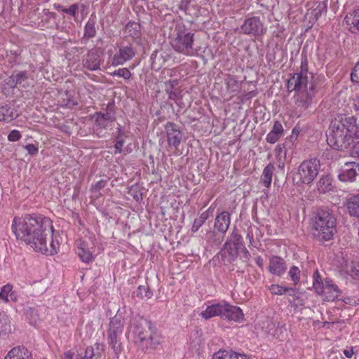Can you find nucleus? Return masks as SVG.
Here are the masks:
<instances>
[{"label": "nucleus", "mask_w": 359, "mask_h": 359, "mask_svg": "<svg viewBox=\"0 0 359 359\" xmlns=\"http://www.w3.org/2000/svg\"><path fill=\"white\" fill-rule=\"evenodd\" d=\"M30 155H35L39 152V148L34 144H28L24 147Z\"/></svg>", "instance_id": "obj_61"}, {"label": "nucleus", "mask_w": 359, "mask_h": 359, "mask_svg": "<svg viewBox=\"0 0 359 359\" xmlns=\"http://www.w3.org/2000/svg\"><path fill=\"white\" fill-rule=\"evenodd\" d=\"M124 320L120 316H115L110 320L109 328L107 331L109 344L116 354L122 351L120 337L122 334Z\"/></svg>", "instance_id": "obj_8"}, {"label": "nucleus", "mask_w": 359, "mask_h": 359, "mask_svg": "<svg viewBox=\"0 0 359 359\" xmlns=\"http://www.w3.org/2000/svg\"><path fill=\"white\" fill-rule=\"evenodd\" d=\"M168 55L165 52L154 51L150 57L152 68L160 69L168 60Z\"/></svg>", "instance_id": "obj_29"}, {"label": "nucleus", "mask_w": 359, "mask_h": 359, "mask_svg": "<svg viewBox=\"0 0 359 359\" xmlns=\"http://www.w3.org/2000/svg\"><path fill=\"white\" fill-rule=\"evenodd\" d=\"M22 135L19 130H12L8 135V140L10 142H16L21 138Z\"/></svg>", "instance_id": "obj_55"}, {"label": "nucleus", "mask_w": 359, "mask_h": 359, "mask_svg": "<svg viewBox=\"0 0 359 359\" xmlns=\"http://www.w3.org/2000/svg\"><path fill=\"white\" fill-rule=\"evenodd\" d=\"M165 130L168 145L177 149L182 138V133L180 128L172 122H168L165 126Z\"/></svg>", "instance_id": "obj_13"}, {"label": "nucleus", "mask_w": 359, "mask_h": 359, "mask_svg": "<svg viewBox=\"0 0 359 359\" xmlns=\"http://www.w3.org/2000/svg\"><path fill=\"white\" fill-rule=\"evenodd\" d=\"M225 85L226 89L231 93H235L238 91L239 88L238 82L234 76L228 74L225 78Z\"/></svg>", "instance_id": "obj_41"}, {"label": "nucleus", "mask_w": 359, "mask_h": 359, "mask_svg": "<svg viewBox=\"0 0 359 359\" xmlns=\"http://www.w3.org/2000/svg\"><path fill=\"white\" fill-rule=\"evenodd\" d=\"M338 178L343 182L359 181V164L355 162L346 163L339 169Z\"/></svg>", "instance_id": "obj_12"}, {"label": "nucleus", "mask_w": 359, "mask_h": 359, "mask_svg": "<svg viewBox=\"0 0 359 359\" xmlns=\"http://www.w3.org/2000/svg\"><path fill=\"white\" fill-rule=\"evenodd\" d=\"M231 353L225 350H219L212 355V359H231Z\"/></svg>", "instance_id": "obj_53"}, {"label": "nucleus", "mask_w": 359, "mask_h": 359, "mask_svg": "<svg viewBox=\"0 0 359 359\" xmlns=\"http://www.w3.org/2000/svg\"><path fill=\"white\" fill-rule=\"evenodd\" d=\"M0 299L5 302H16L18 300V292L13 290L11 284L8 283L1 288Z\"/></svg>", "instance_id": "obj_25"}, {"label": "nucleus", "mask_w": 359, "mask_h": 359, "mask_svg": "<svg viewBox=\"0 0 359 359\" xmlns=\"http://www.w3.org/2000/svg\"><path fill=\"white\" fill-rule=\"evenodd\" d=\"M63 359H84L83 353L74 354L71 351H68L64 353Z\"/></svg>", "instance_id": "obj_59"}, {"label": "nucleus", "mask_w": 359, "mask_h": 359, "mask_svg": "<svg viewBox=\"0 0 359 359\" xmlns=\"http://www.w3.org/2000/svg\"><path fill=\"white\" fill-rule=\"evenodd\" d=\"M315 290L318 294L324 296L327 301H334L341 294L340 289L330 278H326L323 283H316Z\"/></svg>", "instance_id": "obj_10"}, {"label": "nucleus", "mask_w": 359, "mask_h": 359, "mask_svg": "<svg viewBox=\"0 0 359 359\" xmlns=\"http://www.w3.org/2000/svg\"><path fill=\"white\" fill-rule=\"evenodd\" d=\"M318 190L321 194H325L333 189L332 180L329 175L323 176L317 183Z\"/></svg>", "instance_id": "obj_33"}, {"label": "nucleus", "mask_w": 359, "mask_h": 359, "mask_svg": "<svg viewBox=\"0 0 359 359\" xmlns=\"http://www.w3.org/2000/svg\"><path fill=\"white\" fill-rule=\"evenodd\" d=\"M170 45L177 53L194 56L198 54V49L194 48V34L183 23H177L170 36Z\"/></svg>", "instance_id": "obj_4"}, {"label": "nucleus", "mask_w": 359, "mask_h": 359, "mask_svg": "<svg viewBox=\"0 0 359 359\" xmlns=\"http://www.w3.org/2000/svg\"><path fill=\"white\" fill-rule=\"evenodd\" d=\"M84 359H96L94 348L92 346L87 347L86 351L83 353Z\"/></svg>", "instance_id": "obj_58"}, {"label": "nucleus", "mask_w": 359, "mask_h": 359, "mask_svg": "<svg viewBox=\"0 0 359 359\" xmlns=\"http://www.w3.org/2000/svg\"><path fill=\"white\" fill-rule=\"evenodd\" d=\"M320 164L317 158L303 161L298 168L296 178L298 182L309 184L312 183L318 175Z\"/></svg>", "instance_id": "obj_7"}, {"label": "nucleus", "mask_w": 359, "mask_h": 359, "mask_svg": "<svg viewBox=\"0 0 359 359\" xmlns=\"http://www.w3.org/2000/svg\"><path fill=\"white\" fill-rule=\"evenodd\" d=\"M179 82L178 80L174 79V80H169L167 81L165 83V92L168 94L170 93V91H174L176 89H178L179 88H177V86L178 85Z\"/></svg>", "instance_id": "obj_54"}, {"label": "nucleus", "mask_w": 359, "mask_h": 359, "mask_svg": "<svg viewBox=\"0 0 359 359\" xmlns=\"http://www.w3.org/2000/svg\"><path fill=\"white\" fill-rule=\"evenodd\" d=\"M7 118L13 119L15 118L13 109H11L8 104L0 107V122L7 121Z\"/></svg>", "instance_id": "obj_42"}, {"label": "nucleus", "mask_w": 359, "mask_h": 359, "mask_svg": "<svg viewBox=\"0 0 359 359\" xmlns=\"http://www.w3.org/2000/svg\"><path fill=\"white\" fill-rule=\"evenodd\" d=\"M308 63L306 60L302 61L300 70L294 73L287 81V89L289 91H295L296 93L301 90L309 89V86L311 83H317L314 79L313 74L307 69Z\"/></svg>", "instance_id": "obj_6"}, {"label": "nucleus", "mask_w": 359, "mask_h": 359, "mask_svg": "<svg viewBox=\"0 0 359 359\" xmlns=\"http://www.w3.org/2000/svg\"><path fill=\"white\" fill-rule=\"evenodd\" d=\"M107 184V181L104 180H101L96 182L95 184H93L90 188V191L93 196L98 198L102 194L100 193V190L102 189Z\"/></svg>", "instance_id": "obj_44"}, {"label": "nucleus", "mask_w": 359, "mask_h": 359, "mask_svg": "<svg viewBox=\"0 0 359 359\" xmlns=\"http://www.w3.org/2000/svg\"><path fill=\"white\" fill-rule=\"evenodd\" d=\"M337 219L327 209H319L311 219L312 235L318 241H327L337 231Z\"/></svg>", "instance_id": "obj_3"}, {"label": "nucleus", "mask_w": 359, "mask_h": 359, "mask_svg": "<svg viewBox=\"0 0 359 359\" xmlns=\"http://www.w3.org/2000/svg\"><path fill=\"white\" fill-rule=\"evenodd\" d=\"M15 84L17 87L27 88L30 86V80L26 71L15 72Z\"/></svg>", "instance_id": "obj_34"}, {"label": "nucleus", "mask_w": 359, "mask_h": 359, "mask_svg": "<svg viewBox=\"0 0 359 359\" xmlns=\"http://www.w3.org/2000/svg\"><path fill=\"white\" fill-rule=\"evenodd\" d=\"M353 107L355 111L359 114V93L353 99Z\"/></svg>", "instance_id": "obj_62"}, {"label": "nucleus", "mask_w": 359, "mask_h": 359, "mask_svg": "<svg viewBox=\"0 0 359 359\" xmlns=\"http://www.w3.org/2000/svg\"><path fill=\"white\" fill-rule=\"evenodd\" d=\"M283 132L281 123L278 121H274L272 129L266 136V141L270 144H275L283 135Z\"/></svg>", "instance_id": "obj_23"}, {"label": "nucleus", "mask_w": 359, "mask_h": 359, "mask_svg": "<svg viewBox=\"0 0 359 359\" xmlns=\"http://www.w3.org/2000/svg\"><path fill=\"white\" fill-rule=\"evenodd\" d=\"M225 302H221L208 306L206 309L201 313V316L204 319H210L215 316H219L223 318L224 311L225 310Z\"/></svg>", "instance_id": "obj_17"}, {"label": "nucleus", "mask_w": 359, "mask_h": 359, "mask_svg": "<svg viewBox=\"0 0 359 359\" xmlns=\"http://www.w3.org/2000/svg\"><path fill=\"white\" fill-rule=\"evenodd\" d=\"M274 153L276 158L278 160V167L280 169H283L285 166V161L287 154L285 144H278L274 149Z\"/></svg>", "instance_id": "obj_36"}, {"label": "nucleus", "mask_w": 359, "mask_h": 359, "mask_svg": "<svg viewBox=\"0 0 359 359\" xmlns=\"http://www.w3.org/2000/svg\"><path fill=\"white\" fill-rule=\"evenodd\" d=\"M125 143V136L116 135L114 144V154H119L123 151V147Z\"/></svg>", "instance_id": "obj_51"}, {"label": "nucleus", "mask_w": 359, "mask_h": 359, "mask_svg": "<svg viewBox=\"0 0 359 359\" xmlns=\"http://www.w3.org/2000/svg\"><path fill=\"white\" fill-rule=\"evenodd\" d=\"M300 273L301 271L296 266H292L290 267L288 271V276H290L291 280L293 282L294 285H297L300 280Z\"/></svg>", "instance_id": "obj_45"}, {"label": "nucleus", "mask_w": 359, "mask_h": 359, "mask_svg": "<svg viewBox=\"0 0 359 359\" xmlns=\"http://www.w3.org/2000/svg\"><path fill=\"white\" fill-rule=\"evenodd\" d=\"M241 29L243 34L253 36H262L266 32L264 22L256 16L245 19Z\"/></svg>", "instance_id": "obj_11"}, {"label": "nucleus", "mask_w": 359, "mask_h": 359, "mask_svg": "<svg viewBox=\"0 0 359 359\" xmlns=\"http://www.w3.org/2000/svg\"><path fill=\"white\" fill-rule=\"evenodd\" d=\"M269 289L271 294L276 295H283L288 291L293 290L292 287H283L278 284H272Z\"/></svg>", "instance_id": "obj_43"}, {"label": "nucleus", "mask_w": 359, "mask_h": 359, "mask_svg": "<svg viewBox=\"0 0 359 359\" xmlns=\"http://www.w3.org/2000/svg\"><path fill=\"white\" fill-rule=\"evenodd\" d=\"M351 80L353 83H356L359 84V61L357 62L355 66L354 67L351 74Z\"/></svg>", "instance_id": "obj_56"}, {"label": "nucleus", "mask_w": 359, "mask_h": 359, "mask_svg": "<svg viewBox=\"0 0 359 359\" xmlns=\"http://www.w3.org/2000/svg\"><path fill=\"white\" fill-rule=\"evenodd\" d=\"M93 118H95L94 133L99 137H104L107 131L111 130L114 122L103 118V116L100 113H95L93 115Z\"/></svg>", "instance_id": "obj_15"}, {"label": "nucleus", "mask_w": 359, "mask_h": 359, "mask_svg": "<svg viewBox=\"0 0 359 359\" xmlns=\"http://www.w3.org/2000/svg\"><path fill=\"white\" fill-rule=\"evenodd\" d=\"M343 353L346 358H351L354 355L353 347L351 346L348 348L344 349Z\"/></svg>", "instance_id": "obj_64"}, {"label": "nucleus", "mask_w": 359, "mask_h": 359, "mask_svg": "<svg viewBox=\"0 0 359 359\" xmlns=\"http://www.w3.org/2000/svg\"><path fill=\"white\" fill-rule=\"evenodd\" d=\"M229 241L233 244L236 249L243 246V238L236 230H233L231 233Z\"/></svg>", "instance_id": "obj_48"}, {"label": "nucleus", "mask_w": 359, "mask_h": 359, "mask_svg": "<svg viewBox=\"0 0 359 359\" xmlns=\"http://www.w3.org/2000/svg\"><path fill=\"white\" fill-rule=\"evenodd\" d=\"M99 113L101 114V115L103 116V118L105 120H109L110 121L114 122L116 120L115 113L113 110V107L108 104L104 110V111Z\"/></svg>", "instance_id": "obj_50"}, {"label": "nucleus", "mask_w": 359, "mask_h": 359, "mask_svg": "<svg viewBox=\"0 0 359 359\" xmlns=\"http://www.w3.org/2000/svg\"><path fill=\"white\" fill-rule=\"evenodd\" d=\"M345 271L352 278H356L359 276V266L351 262L346 265Z\"/></svg>", "instance_id": "obj_47"}, {"label": "nucleus", "mask_w": 359, "mask_h": 359, "mask_svg": "<svg viewBox=\"0 0 359 359\" xmlns=\"http://www.w3.org/2000/svg\"><path fill=\"white\" fill-rule=\"evenodd\" d=\"M96 20L92 16L88 19L84 27V36L87 39H91L96 35L97 30L95 27Z\"/></svg>", "instance_id": "obj_38"}, {"label": "nucleus", "mask_w": 359, "mask_h": 359, "mask_svg": "<svg viewBox=\"0 0 359 359\" xmlns=\"http://www.w3.org/2000/svg\"><path fill=\"white\" fill-rule=\"evenodd\" d=\"M133 332L135 335V341L140 342L141 346H144V343L147 341L148 332L143 327L142 324H137L134 326Z\"/></svg>", "instance_id": "obj_31"}, {"label": "nucleus", "mask_w": 359, "mask_h": 359, "mask_svg": "<svg viewBox=\"0 0 359 359\" xmlns=\"http://www.w3.org/2000/svg\"><path fill=\"white\" fill-rule=\"evenodd\" d=\"M112 76H117L120 78H123L124 79H129L131 77V72L127 68H119L117 70H115L112 73H111Z\"/></svg>", "instance_id": "obj_49"}, {"label": "nucleus", "mask_w": 359, "mask_h": 359, "mask_svg": "<svg viewBox=\"0 0 359 359\" xmlns=\"http://www.w3.org/2000/svg\"><path fill=\"white\" fill-rule=\"evenodd\" d=\"M4 359H32V354L24 346H17L12 348L5 356Z\"/></svg>", "instance_id": "obj_24"}, {"label": "nucleus", "mask_w": 359, "mask_h": 359, "mask_svg": "<svg viewBox=\"0 0 359 359\" xmlns=\"http://www.w3.org/2000/svg\"><path fill=\"white\" fill-rule=\"evenodd\" d=\"M10 330L9 320L7 316L0 314V332Z\"/></svg>", "instance_id": "obj_52"}, {"label": "nucleus", "mask_w": 359, "mask_h": 359, "mask_svg": "<svg viewBox=\"0 0 359 359\" xmlns=\"http://www.w3.org/2000/svg\"><path fill=\"white\" fill-rule=\"evenodd\" d=\"M225 310L224 311L223 318L236 322H241L244 315L240 307L233 306L225 302Z\"/></svg>", "instance_id": "obj_22"}, {"label": "nucleus", "mask_w": 359, "mask_h": 359, "mask_svg": "<svg viewBox=\"0 0 359 359\" xmlns=\"http://www.w3.org/2000/svg\"><path fill=\"white\" fill-rule=\"evenodd\" d=\"M79 6L78 4H74L71 5L69 8H66L65 11H64V13L71 16L75 17L76 14L79 11Z\"/></svg>", "instance_id": "obj_57"}, {"label": "nucleus", "mask_w": 359, "mask_h": 359, "mask_svg": "<svg viewBox=\"0 0 359 359\" xmlns=\"http://www.w3.org/2000/svg\"><path fill=\"white\" fill-rule=\"evenodd\" d=\"M5 85L10 88H14L17 87V84H15V76L14 72L11 76L5 80Z\"/></svg>", "instance_id": "obj_60"}, {"label": "nucleus", "mask_w": 359, "mask_h": 359, "mask_svg": "<svg viewBox=\"0 0 359 359\" xmlns=\"http://www.w3.org/2000/svg\"><path fill=\"white\" fill-rule=\"evenodd\" d=\"M327 142L336 150L354 148L359 143V128L353 116H338L332 120L327 131Z\"/></svg>", "instance_id": "obj_2"}, {"label": "nucleus", "mask_w": 359, "mask_h": 359, "mask_svg": "<svg viewBox=\"0 0 359 359\" xmlns=\"http://www.w3.org/2000/svg\"><path fill=\"white\" fill-rule=\"evenodd\" d=\"M344 21L351 32H359V9L346 15Z\"/></svg>", "instance_id": "obj_26"}, {"label": "nucleus", "mask_w": 359, "mask_h": 359, "mask_svg": "<svg viewBox=\"0 0 359 359\" xmlns=\"http://www.w3.org/2000/svg\"><path fill=\"white\" fill-rule=\"evenodd\" d=\"M161 343V336L157 331H151L147 338V341L144 343L142 348H156Z\"/></svg>", "instance_id": "obj_35"}, {"label": "nucleus", "mask_w": 359, "mask_h": 359, "mask_svg": "<svg viewBox=\"0 0 359 359\" xmlns=\"http://www.w3.org/2000/svg\"><path fill=\"white\" fill-rule=\"evenodd\" d=\"M231 223V215L227 211H222L217 215L214 229L222 234H224L228 230Z\"/></svg>", "instance_id": "obj_20"}, {"label": "nucleus", "mask_w": 359, "mask_h": 359, "mask_svg": "<svg viewBox=\"0 0 359 359\" xmlns=\"http://www.w3.org/2000/svg\"><path fill=\"white\" fill-rule=\"evenodd\" d=\"M11 229L18 239L35 251L46 255L57 253L60 236L55 233L53 222L48 217L35 214L15 217Z\"/></svg>", "instance_id": "obj_1"}, {"label": "nucleus", "mask_w": 359, "mask_h": 359, "mask_svg": "<svg viewBox=\"0 0 359 359\" xmlns=\"http://www.w3.org/2000/svg\"><path fill=\"white\" fill-rule=\"evenodd\" d=\"M345 206L351 216L359 217V194L347 198Z\"/></svg>", "instance_id": "obj_27"}, {"label": "nucleus", "mask_w": 359, "mask_h": 359, "mask_svg": "<svg viewBox=\"0 0 359 359\" xmlns=\"http://www.w3.org/2000/svg\"><path fill=\"white\" fill-rule=\"evenodd\" d=\"M273 170V165L269 163L264 168V170L262 172L261 176V182L264 184V186L267 188H269L271 186Z\"/></svg>", "instance_id": "obj_37"}, {"label": "nucleus", "mask_w": 359, "mask_h": 359, "mask_svg": "<svg viewBox=\"0 0 359 359\" xmlns=\"http://www.w3.org/2000/svg\"><path fill=\"white\" fill-rule=\"evenodd\" d=\"M101 62L100 55L96 48H92L83 55L82 59L83 67L90 71H95L100 69Z\"/></svg>", "instance_id": "obj_14"}, {"label": "nucleus", "mask_w": 359, "mask_h": 359, "mask_svg": "<svg viewBox=\"0 0 359 359\" xmlns=\"http://www.w3.org/2000/svg\"><path fill=\"white\" fill-rule=\"evenodd\" d=\"M225 302H221L208 306L206 309L201 313V316L204 319H210L215 316H219L223 318L224 311L225 310Z\"/></svg>", "instance_id": "obj_19"}, {"label": "nucleus", "mask_w": 359, "mask_h": 359, "mask_svg": "<svg viewBox=\"0 0 359 359\" xmlns=\"http://www.w3.org/2000/svg\"><path fill=\"white\" fill-rule=\"evenodd\" d=\"M168 95V98L175 101L180 108L184 107L183 103L180 100L182 98V90L180 88L176 89L174 91H170Z\"/></svg>", "instance_id": "obj_46"}, {"label": "nucleus", "mask_w": 359, "mask_h": 359, "mask_svg": "<svg viewBox=\"0 0 359 359\" xmlns=\"http://www.w3.org/2000/svg\"><path fill=\"white\" fill-rule=\"evenodd\" d=\"M317 93V83H311L309 89L296 93L293 97L294 105L292 112V116L299 117L306 110L315 105Z\"/></svg>", "instance_id": "obj_5"}, {"label": "nucleus", "mask_w": 359, "mask_h": 359, "mask_svg": "<svg viewBox=\"0 0 359 359\" xmlns=\"http://www.w3.org/2000/svg\"><path fill=\"white\" fill-rule=\"evenodd\" d=\"M327 11V5L324 1L319 2L316 6L306 13L309 21L314 22L321 16L322 13Z\"/></svg>", "instance_id": "obj_30"}, {"label": "nucleus", "mask_w": 359, "mask_h": 359, "mask_svg": "<svg viewBox=\"0 0 359 359\" xmlns=\"http://www.w3.org/2000/svg\"><path fill=\"white\" fill-rule=\"evenodd\" d=\"M132 296L139 300H147L151 298L153 292L147 285H140L133 291Z\"/></svg>", "instance_id": "obj_32"}, {"label": "nucleus", "mask_w": 359, "mask_h": 359, "mask_svg": "<svg viewBox=\"0 0 359 359\" xmlns=\"http://www.w3.org/2000/svg\"><path fill=\"white\" fill-rule=\"evenodd\" d=\"M208 210L203 212L200 216L196 218L194 221L193 225L191 229V233H196L203 225L205 221L209 217Z\"/></svg>", "instance_id": "obj_40"}, {"label": "nucleus", "mask_w": 359, "mask_h": 359, "mask_svg": "<svg viewBox=\"0 0 359 359\" xmlns=\"http://www.w3.org/2000/svg\"><path fill=\"white\" fill-rule=\"evenodd\" d=\"M140 25L135 22H129L125 28L126 34H129L133 39L139 38L140 36Z\"/></svg>", "instance_id": "obj_39"}, {"label": "nucleus", "mask_w": 359, "mask_h": 359, "mask_svg": "<svg viewBox=\"0 0 359 359\" xmlns=\"http://www.w3.org/2000/svg\"><path fill=\"white\" fill-rule=\"evenodd\" d=\"M136 54V49L131 43L118 46L116 53L111 57V65L114 67L123 65L132 60Z\"/></svg>", "instance_id": "obj_9"}, {"label": "nucleus", "mask_w": 359, "mask_h": 359, "mask_svg": "<svg viewBox=\"0 0 359 359\" xmlns=\"http://www.w3.org/2000/svg\"><path fill=\"white\" fill-rule=\"evenodd\" d=\"M76 254L84 263H90L93 260L92 252L90 250L88 244L86 241L79 239L76 242Z\"/></svg>", "instance_id": "obj_21"}, {"label": "nucleus", "mask_w": 359, "mask_h": 359, "mask_svg": "<svg viewBox=\"0 0 359 359\" xmlns=\"http://www.w3.org/2000/svg\"><path fill=\"white\" fill-rule=\"evenodd\" d=\"M231 359H250V357H248L246 355L240 354V353H238L236 352H232Z\"/></svg>", "instance_id": "obj_63"}, {"label": "nucleus", "mask_w": 359, "mask_h": 359, "mask_svg": "<svg viewBox=\"0 0 359 359\" xmlns=\"http://www.w3.org/2000/svg\"><path fill=\"white\" fill-rule=\"evenodd\" d=\"M23 312L30 325L35 326L39 322L40 318L37 306H25L23 309Z\"/></svg>", "instance_id": "obj_28"}, {"label": "nucleus", "mask_w": 359, "mask_h": 359, "mask_svg": "<svg viewBox=\"0 0 359 359\" xmlns=\"http://www.w3.org/2000/svg\"><path fill=\"white\" fill-rule=\"evenodd\" d=\"M225 302H221L208 306L206 309L201 313V316L204 319H210L215 316H219L223 318L224 311L225 310Z\"/></svg>", "instance_id": "obj_18"}, {"label": "nucleus", "mask_w": 359, "mask_h": 359, "mask_svg": "<svg viewBox=\"0 0 359 359\" xmlns=\"http://www.w3.org/2000/svg\"><path fill=\"white\" fill-rule=\"evenodd\" d=\"M268 270L272 275L280 277L287 270L286 262L281 257L273 255L269 259Z\"/></svg>", "instance_id": "obj_16"}]
</instances>
